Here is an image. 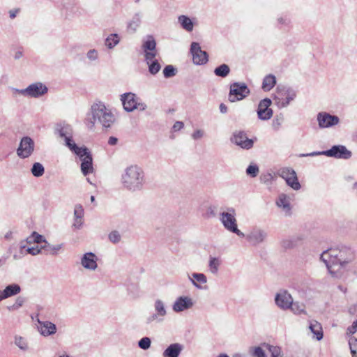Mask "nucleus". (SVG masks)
<instances>
[{
    "instance_id": "a19ab883",
    "label": "nucleus",
    "mask_w": 357,
    "mask_h": 357,
    "mask_svg": "<svg viewBox=\"0 0 357 357\" xmlns=\"http://www.w3.org/2000/svg\"><path fill=\"white\" fill-rule=\"evenodd\" d=\"M220 261L217 257H210L208 261L209 271L213 274H216L218 272Z\"/></svg>"
},
{
    "instance_id": "864d4df0",
    "label": "nucleus",
    "mask_w": 357,
    "mask_h": 357,
    "mask_svg": "<svg viewBox=\"0 0 357 357\" xmlns=\"http://www.w3.org/2000/svg\"><path fill=\"white\" fill-rule=\"evenodd\" d=\"M284 121V116L282 114H278L273 120V127L275 129H278Z\"/></svg>"
},
{
    "instance_id": "9d476101",
    "label": "nucleus",
    "mask_w": 357,
    "mask_h": 357,
    "mask_svg": "<svg viewBox=\"0 0 357 357\" xmlns=\"http://www.w3.org/2000/svg\"><path fill=\"white\" fill-rule=\"evenodd\" d=\"M318 126L321 129L335 126L340 123V118L326 112H320L317 115Z\"/></svg>"
},
{
    "instance_id": "f704fd0d",
    "label": "nucleus",
    "mask_w": 357,
    "mask_h": 357,
    "mask_svg": "<svg viewBox=\"0 0 357 357\" xmlns=\"http://www.w3.org/2000/svg\"><path fill=\"white\" fill-rule=\"evenodd\" d=\"M291 311L296 315L306 314L305 305L303 303L292 301V305L290 307Z\"/></svg>"
},
{
    "instance_id": "09e8293b",
    "label": "nucleus",
    "mask_w": 357,
    "mask_h": 357,
    "mask_svg": "<svg viewBox=\"0 0 357 357\" xmlns=\"http://www.w3.org/2000/svg\"><path fill=\"white\" fill-rule=\"evenodd\" d=\"M349 345L352 357H357V338L350 337L349 339Z\"/></svg>"
},
{
    "instance_id": "2eb2a0df",
    "label": "nucleus",
    "mask_w": 357,
    "mask_h": 357,
    "mask_svg": "<svg viewBox=\"0 0 357 357\" xmlns=\"http://www.w3.org/2000/svg\"><path fill=\"white\" fill-rule=\"evenodd\" d=\"M272 101L270 98H266L261 100L257 110V116L260 120H269L273 116V109L270 108Z\"/></svg>"
},
{
    "instance_id": "ea45409f",
    "label": "nucleus",
    "mask_w": 357,
    "mask_h": 357,
    "mask_svg": "<svg viewBox=\"0 0 357 357\" xmlns=\"http://www.w3.org/2000/svg\"><path fill=\"white\" fill-rule=\"evenodd\" d=\"M296 174V172L291 167H282L277 171V174L285 181L287 178L291 177Z\"/></svg>"
},
{
    "instance_id": "c9c22d12",
    "label": "nucleus",
    "mask_w": 357,
    "mask_h": 357,
    "mask_svg": "<svg viewBox=\"0 0 357 357\" xmlns=\"http://www.w3.org/2000/svg\"><path fill=\"white\" fill-rule=\"evenodd\" d=\"M213 72L217 77L225 78L229 74L230 68L227 64L223 63L216 67Z\"/></svg>"
},
{
    "instance_id": "20e7f679",
    "label": "nucleus",
    "mask_w": 357,
    "mask_h": 357,
    "mask_svg": "<svg viewBox=\"0 0 357 357\" xmlns=\"http://www.w3.org/2000/svg\"><path fill=\"white\" fill-rule=\"evenodd\" d=\"M321 155L338 159H349L351 157V152L344 145H334L328 150L313 151L309 153H301L299 155V157H313Z\"/></svg>"
},
{
    "instance_id": "dca6fc26",
    "label": "nucleus",
    "mask_w": 357,
    "mask_h": 357,
    "mask_svg": "<svg viewBox=\"0 0 357 357\" xmlns=\"http://www.w3.org/2000/svg\"><path fill=\"white\" fill-rule=\"evenodd\" d=\"M231 141L235 144L244 149H250L253 146L254 142L248 139L246 133L243 131H237L234 132Z\"/></svg>"
},
{
    "instance_id": "f257e3e1",
    "label": "nucleus",
    "mask_w": 357,
    "mask_h": 357,
    "mask_svg": "<svg viewBox=\"0 0 357 357\" xmlns=\"http://www.w3.org/2000/svg\"><path fill=\"white\" fill-rule=\"evenodd\" d=\"M115 116L112 111L102 102H94L87 114L86 125L90 130H93L96 124L104 128H109L115 122Z\"/></svg>"
},
{
    "instance_id": "e2e57ef3",
    "label": "nucleus",
    "mask_w": 357,
    "mask_h": 357,
    "mask_svg": "<svg viewBox=\"0 0 357 357\" xmlns=\"http://www.w3.org/2000/svg\"><path fill=\"white\" fill-rule=\"evenodd\" d=\"M204 135V132L202 130L198 129L196 130L192 134V138L195 140L199 139L202 138Z\"/></svg>"
},
{
    "instance_id": "13d9d810",
    "label": "nucleus",
    "mask_w": 357,
    "mask_h": 357,
    "mask_svg": "<svg viewBox=\"0 0 357 357\" xmlns=\"http://www.w3.org/2000/svg\"><path fill=\"white\" fill-rule=\"evenodd\" d=\"M108 238L113 243H117L121 241V235L117 231H112L110 232Z\"/></svg>"
},
{
    "instance_id": "1a4fd4ad",
    "label": "nucleus",
    "mask_w": 357,
    "mask_h": 357,
    "mask_svg": "<svg viewBox=\"0 0 357 357\" xmlns=\"http://www.w3.org/2000/svg\"><path fill=\"white\" fill-rule=\"evenodd\" d=\"M339 250L330 249L324 251L320 257V259L326 264L331 274L335 275L338 266L337 255Z\"/></svg>"
},
{
    "instance_id": "423d86ee",
    "label": "nucleus",
    "mask_w": 357,
    "mask_h": 357,
    "mask_svg": "<svg viewBox=\"0 0 357 357\" xmlns=\"http://www.w3.org/2000/svg\"><path fill=\"white\" fill-rule=\"evenodd\" d=\"M239 237L245 238L250 245L255 247L266 242L268 232L260 227L255 226L251 227L247 234L244 233L243 236Z\"/></svg>"
},
{
    "instance_id": "5701e85b",
    "label": "nucleus",
    "mask_w": 357,
    "mask_h": 357,
    "mask_svg": "<svg viewBox=\"0 0 357 357\" xmlns=\"http://www.w3.org/2000/svg\"><path fill=\"white\" fill-rule=\"evenodd\" d=\"M188 280L196 289L201 290L206 289L204 284L207 283L208 280L204 273H192L188 275Z\"/></svg>"
},
{
    "instance_id": "6ab92c4d",
    "label": "nucleus",
    "mask_w": 357,
    "mask_h": 357,
    "mask_svg": "<svg viewBox=\"0 0 357 357\" xmlns=\"http://www.w3.org/2000/svg\"><path fill=\"white\" fill-rule=\"evenodd\" d=\"M193 305L194 303L190 297L179 296L173 303L172 310L178 313L190 309Z\"/></svg>"
},
{
    "instance_id": "69168bd1",
    "label": "nucleus",
    "mask_w": 357,
    "mask_h": 357,
    "mask_svg": "<svg viewBox=\"0 0 357 357\" xmlns=\"http://www.w3.org/2000/svg\"><path fill=\"white\" fill-rule=\"evenodd\" d=\"M184 127V123L182 121H176L172 127L174 132L181 130Z\"/></svg>"
},
{
    "instance_id": "4468645a",
    "label": "nucleus",
    "mask_w": 357,
    "mask_h": 357,
    "mask_svg": "<svg viewBox=\"0 0 357 357\" xmlns=\"http://www.w3.org/2000/svg\"><path fill=\"white\" fill-rule=\"evenodd\" d=\"M57 132L61 138H63L65 144L72 151L78 146L73 140V129L70 125L66 124L60 126L57 128Z\"/></svg>"
},
{
    "instance_id": "ddd939ff",
    "label": "nucleus",
    "mask_w": 357,
    "mask_h": 357,
    "mask_svg": "<svg viewBox=\"0 0 357 357\" xmlns=\"http://www.w3.org/2000/svg\"><path fill=\"white\" fill-rule=\"evenodd\" d=\"M190 52L192 55L193 63L196 65H204L208 61L207 52L202 50L199 44L197 42L191 43Z\"/></svg>"
},
{
    "instance_id": "f3484780",
    "label": "nucleus",
    "mask_w": 357,
    "mask_h": 357,
    "mask_svg": "<svg viewBox=\"0 0 357 357\" xmlns=\"http://www.w3.org/2000/svg\"><path fill=\"white\" fill-rule=\"evenodd\" d=\"M276 206L281 209L285 216L289 217L292 214L291 198L284 193H280L275 201Z\"/></svg>"
},
{
    "instance_id": "2f4dec72",
    "label": "nucleus",
    "mask_w": 357,
    "mask_h": 357,
    "mask_svg": "<svg viewBox=\"0 0 357 357\" xmlns=\"http://www.w3.org/2000/svg\"><path fill=\"white\" fill-rule=\"evenodd\" d=\"M21 291V287L17 284H11L6 287V288L1 291V294L4 299L9 297L18 294Z\"/></svg>"
},
{
    "instance_id": "603ef678",
    "label": "nucleus",
    "mask_w": 357,
    "mask_h": 357,
    "mask_svg": "<svg viewBox=\"0 0 357 357\" xmlns=\"http://www.w3.org/2000/svg\"><path fill=\"white\" fill-rule=\"evenodd\" d=\"M151 344V339L148 337H144L139 341L138 346L139 348H141L144 350H146L149 348H150Z\"/></svg>"
},
{
    "instance_id": "72a5a7b5",
    "label": "nucleus",
    "mask_w": 357,
    "mask_h": 357,
    "mask_svg": "<svg viewBox=\"0 0 357 357\" xmlns=\"http://www.w3.org/2000/svg\"><path fill=\"white\" fill-rule=\"evenodd\" d=\"M276 84V77L272 74L264 77L262 82L261 89L264 91H270Z\"/></svg>"
},
{
    "instance_id": "4be33fe9",
    "label": "nucleus",
    "mask_w": 357,
    "mask_h": 357,
    "mask_svg": "<svg viewBox=\"0 0 357 357\" xmlns=\"http://www.w3.org/2000/svg\"><path fill=\"white\" fill-rule=\"evenodd\" d=\"M142 50L144 57L147 53L157 54L156 41L152 35H147L142 39Z\"/></svg>"
},
{
    "instance_id": "a878e982",
    "label": "nucleus",
    "mask_w": 357,
    "mask_h": 357,
    "mask_svg": "<svg viewBox=\"0 0 357 357\" xmlns=\"http://www.w3.org/2000/svg\"><path fill=\"white\" fill-rule=\"evenodd\" d=\"M120 100L125 111L128 112L134 110V93L131 92L125 93L120 96Z\"/></svg>"
},
{
    "instance_id": "f8f14e48",
    "label": "nucleus",
    "mask_w": 357,
    "mask_h": 357,
    "mask_svg": "<svg viewBox=\"0 0 357 357\" xmlns=\"http://www.w3.org/2000/svg\"><path fill=\"white\" fill-rule=\"evenodd\" d=\"M34 142L31 137H22L17 149V155L22 159L29 158L34 151Z\"/></svg>"
},
{
    "instance_id": "8fccbe9b",
    "label": "nucleus",
    "mask_w": 357,
    "mask_h": 357,
    "mask_svg": "<svg viewBox=\"0 0 357 357\" xmlns=\"http://www.w3.org/2000/svg\"><path fill=\"white\" fill-rule=\"evenodd\" d=\"M259 172V167L255 164L249 165L246 169V174L252 178L256 177Z\"/></svg>"
},
{
    "instance_id": "de8ad7c7",
    "label": "nucleus",
    "mask_w": 357,
    "mask_h": 357,
    "mask_svg": "<svg viewBox=\"0 0 357 357\" xmlns=\"http://www.w3.org/2000/svg\"><path fill=\"white\" fill-rule=\"evenodd\" d=\"M176 68L172 65H167L163 69V75L165 78H170L176 75Z\"/></svg>"
},
{
    "instance_id": "5fc2aeb1",
    "label": "nucleus",
    "mask_w": 357,
    "mask_h": 357,
    "mask_svg": "<svg viewBox=\"0 0 357 357\" xmlns=\"http://www.w3.org/2000/svg\"><path fill=\"white\" fill-rule=\"evenodd\" d=\"M251 354L253 357H267L265 351L260 347L252 348Z\"/></svg>"
},
{
    "instance_id": "774afa93",
    "label": "nucleus",
    "mask_w": 357,
    "mask_h": 357,
    "mask_svg": "<svg viewBox=\"0 0 357 357\" xmlns=\"http://www.w3.org/2000/svg\"><path fill=\"white\" fill-rule=\"evenodd\" d=\"M205 218H210L211 217H213L215 216V212H214V208L212 207V206H209L207 210H206V212L205 213Z\"/></svg>"
},
{
    "instance_id": "6e6d98bb",
    "label": "nucleus",
    "mask_w": 357,
    "mask_h": 357,
    "mask_svg": "<svg viewBox=\"0 0 357 357\" xmlns=\"http://www.w3.org/2000/svg\"><path fill=\"white\" fill-rule=\"evenodd\" d=\"M98 52L96 49H91L86 53V58L91 61H95L98 60Z\"/></svg>"
},
{
    "instance_id": "473e14b6",
    "label": "nucleus",
    "mask_w": 357,
    "mask_h": 357,
    "mask_svg": "<svg viewBox=\"0 0 357 357\" xmlns=\"http://www.w3.org/2000/svg\"><path fill=\"white\" fill-rule=\"evenodd\" d=\"M178 22L180 26L188 32H190L193 30L194 23L192 20L187 15H181L178 17Z\"/></svg>"
},
{
    "instance_id": "bf43d9fd",
    "label": "nucleus",
    "mask_w": 357,
    "mask_h": 357,
    "mask_svg": "<svg viewBox=\"0 0 357 357\" xmlns=\"http://www.w3.org/2000/svg\"><path fill=\"white\" fill-rule=\"evenodd\" d=\"M290 237L294 241L295 245L298 246L304 241L305 238V235L303 234H298Z\"/></svg>"
},
{
    "instance_id": "3c124183",
    "label": "nucleus",
    "mask_w": 357,
    "mask_h": 357,
    "mask_svg": "<svg viewBox=\"0 0 357 357\" xmlns=\"http://www.w3.org/2000/svg\"><path fill=\"white\" fill-rule=\"evenodd\" d=\"M280 245H281L282 248H283L284 249H286V250L291 249V248L296 247V245H295V243H294V241L291 239V237L282 239L280 242Z\"/></svg>"
},
{
    "instance_id": "b1692460",
    "label": "nucleus",
    "mask_w": 357,
    "mask_h": 357,
    "mask_svg": "<svg viewBox=\"0 0 357 357\" xmlns=\"http://www.w3.org/2000/svg\"><path fill=\"white\" fill-rule=\"evenodd\" d=\"M38 329L43 336H49L56 333V325L49 321L38 320Z\"/></svg>"
},
{
    "instance_id": "79ce46f5",
    "label": "nucleus",
    "mask_w": 357,
    "mask_h": 357,
    "mask_svg": "<svg viewBox=\"0 0 357 357\" xmlns=\"http://www.w3.org/2000/svg\"><path fill=\"white\" fill-rule=\"evenodd\" d=\"M119 43V37L116 33H112L105 40V45L109 49H112Z\"/></svg>"
},
{
    "instance_id": "58836bf2",
    "label": "nucleus",
    "mask_w": 357,
    "mask_h": 357,
    "mask_svg": "<svg viewBox=\"0 0 357 357\" xmlns=\"http://www.w3.org/2000/svg\"><path fill=\"white\" fill-rule=\"evenodd\" d=\"M47 241V240L45 239V238L39 234L38 233H37L36 231H33L31 236H29L27 238H26V242L28 243H43V244H45V242Z\"/></svg>"
},
{
    "instance_id": "49530a36",
    "label": "nucleus",
    "mask_w": 357,
    "mask_h": 357,
    "mask_svg": "<svg viewBox=\"0 0 357 357\" xmlns=\"http://www.w3.org/2000/svg\"><path fill=\"white\" fill-rule=\"evenodd\" d=\"M278 26L282 29L283 27H289L291 25V20L287 16H279L276 19Z\"/></svg>"
},
{
    "instance_id": "a18cd8bd",
    "label": "nucleus",
    "mask_w": 357,
    "mask_h": 357,
    "mask_svg": "<svg viewBox=\"0 0 357 357\" xmlns=\"http://www.w3.org/2000/svg\"><path fill=\"white\" fill-rule=\"evenodd\" d=\"M263 345L269 351L271 354V357L282 356V349L280 347L273 346L266 343H264Z\"/></svg>"
},
{
    "instance_id": "cd10ccee",
    "label": "nucleus",
    "mask_w": 357,
    "mask_h": 357,
    "mask_svg": "<svg viewBox=\"0 0 357 357\" xmlns=\"http://www.w3.org/2000/svg\"><path fill=\"white\" fill-rule=\"evenodd\" d=\"M353 255L350 249L340 250L337 255L338 266H337V271H339L342 266L351 261Z\"/></svg>"
},
{
    "instance_id": "aec40b11",
    "label": "nucleus",
    "mask_w": 357,
    "mask_h": 357,
    "mask_svg": "<svg viewBox=\"0 0 357 357\" xmlns=\"http://www.w3.org/2000/svg\"><path fill=\"white\" fill-rule=\"evenodd\" d=\"M121 182L124 188L131 190L134 183V167L131 165L127 167L123 172Z\"/></svg>"
},
{
    "instance_id": "412c9836",
    "label": "nucleus",
    "mask_w": 357,
    "mask_h": 357,
    "mask_svg": "<svg viewBox=\"0 0 357 357\" xmlns=\"http://www.w3.org/2000/svg\"><path fill=\"white\" fill-rule=\"evenodd\" d=\"M97 259L94 253L86 252L81 258V264L85 269L95 271L98 267Z\"/></svg>"
},
{
    "instance_id": "37998d69",
    "label": "nucleus",
    "mask_w": 357,
    "mask_h": 357,
    "mask_svg": "<svg viewBox=\"0 0 357 357\" xmlns=\"http://www.w3.org/2000/svg\"><path fill=\"white\" fill-rule=\"evenodd\" d=\"M31 174L35 177H40L45 173V168L41 163L35 162V163H33V165L31 169Z\"/></svg>"
},
{
    "instance_id": "680f3d73",
    "label": "nucleus",
    "mask_w": 357,
    "mask_h": 357,
    "mask_svg": "<svg viewBox=\"0 0 357 357\" xmlns=\"http://www.w3.org/2000/svg\"><path fill=\"white\" fill-rule=\"evenodd\" d=\"M25 300L23 297L19 296L16 298L14 304L12 306L13 310H17L20 307H22L24 303Z\"/></svg>"
},
{
    "instance_id": "0e129e2a",
    "label": "nucleus",
    "mask_w": 357,
    "mask_h": 357,
    "mask_svg": "<svg viewBox=\"0 0 357 357\" xmlns=\"http://www.w3.org/2000/svg\"><path fill=\"white\" fill-rule=\"evenodd\" d=\"M146 108V104L138 101L137 98H135V109L144 111Z\"/></svg>"
},
{
    "instance_id": "393cba45",
    "label": "nucleus",
    "mask_w": 357,
    "mask_h": 357,
    "mask_svg": "<svg viewBox=\"0 0 357 357\" xmlns=\"http://www.w3.org/2000/svg\"><path fill=\"white\" fill-rule=\"evenodd\" d=\"M156 55L152 53H147L144 57V61L148 65L149 72L153 75H156L161 68V66L158 61L155 59Z\"/></svg>"
},
{
    "instance_id": "e433bc0d",
    "label": "nucleus",
    "mask_w": 357,
    "mask_h": 357,
    "mask_svg": "<svg viewBox=\"0 0 357 357\" xmlns=\"http://www.w3.org/2000/svg\"><path fill=\"white\" fill-rule=\"evenodd\" d=\"M20 248L22 254H23L24 250H25L26 253L30 254L33 256L37 255L43 252L42 245L40 246L37 245L36 247L26 248V245H23L22 243H21Z\"/></svg>"
},
{
    "instance_id": "0eeeda50",
    "label": "nucleus",
    "mask_w": 357,
    "mask_h": 357,
    "mask_svg": "<svg viewBox=\"0 0 357 357\" xmlns=\"http://www.w3.org/2000/svg\"><path fill=\"white\" fill-rule=\"evenodd\" d=\"M72 152L76 154L82 161L81 171L84 176L93 172V158L90 151L86 147L78 146L73 150Z\"/></svg>"
},
{
    "instance_id": "c85d7f7f",
    "label": "nucleus",
    "mask_w": 357,
    "mask_h": 357,
    "mask_svg": "<svg viewBox=\"0 0 357 357\" xmlns=\"http://www.w3.org/2000/svg\"><path fill=\"white\" fill-rule=\"evenodd\" d=\"M183 350V346L179 343L171 344L163 351V357H178Z\"/></svg>"
},
{
    "instance_id": "7c9ffc66",
    "label": "nucleus",
    "mask_w": 357,
    "mask_h": 357,
    "mask_svg": "<svg viewBox=\"0 0 357 357\" xmlns=\"http://www.w3.org/2000/svg\"><path fill=\"white\" fill-rule=\"evenodd\" d=\"M146 183L144 172L142 168L135 167V190H142Z\"/></svg>"
},
{
    "instance_id": "4c0bfd02",
    "label": "nucleus",
    "mask_w": 357,
    "mask_h": 357,
    "mask_svg": "<svg viewBox=\"0 0 357 357\" xmlns=\"http://www.w3.org/2000/svg\"><path fill=\"white\" fill-rule=\"evenodd\" d=\"M14 343L20 350L23 351H28L29 349L27 340L22 336L15 335L14 338Z\"/></svg>"
},
{
    "instance_id": "338daca9",
    "label": "nucleus",
    "mask_w": 357,
    "mask_h": 357,
    "mask_svg": "<svg viewBox=\"0 0 357 357\" xmlns=\"http://www.w3.org/2000/svg\"><path fill=\"white\" fill-rule=\"evenodd\" d=\"M357 331V327L352 324L351 326H349L347 329V335L351 336Z\"/></svg>"
},
{
    "instance_id": "6e6552de",
    "label": "nucleus",
    "mask_w": 357,
    "mask_h": 357,
    "mask_svg": "<svg viewBox=\"0 0 357 357\" xmlns=\"http://www.w3.org/2000/svg\"><path fill=\"white\" fill-rule=\"evenodd\" d=\"M250 90L244 82H234L230 84L228 100L231 102L242 100L248 97Z\"/></svg>"
},
{
    "instance_id": "4d7b16f0",
    "label": "nucleus",
    "mask_w": 357,
    "mask_h": 357,
    "mask_svg": "<svg viewBox=\"0 0 357 357\" xmlns=\"http://www.w3.org/2000/svg\"><path fill=\"white\" fill-rule=\"evenodd\" d=\"M273 180V176L271 173H266L260 176V181L264 184H271Z\"/></svg>"
},
{
    "instance_id": "7ed1b4c3",
    "label": "nucleus",
    "mask_w": 357,
    "mask_h": 357,
    "mask_svg": "<svg viewBox=\"0 0 357 357\" xmlns=\"http://www.w3.org/2000/svg\"><path fill=\"white\" fill-rule=\"evenodd\" d=\"M236 212L234 208L229 207L227 211L220 213V221L224 228L231 233L236 234L238 236H243L244 233L238 228Z\"/></svg>"
},
{
    "instance_id": "39448f33",
    "label": "nucleus",
    "mask_w": 357,
    "mask_h": 357,
    "mask_svg": "<svg viewBox=\"0 0 357 357\" xmlns=\"http://www.w3.org/2000/svg\"><path fill=\"white\" fill-rule=\"evenodd\" d=\"M14 93H17L28 98H40L48 91V89L45 84L42 82H34L29 84L26 88L23 89H13Z\"/></svg>"
},
{
    "instance_id": "f03ea898",
    "label": "nucleus",
    "mask_w": 357,
    "mask_h": 357,
    "mask_svg": "<svg viewBox=\"0 0 357 357\" xmlns=\"http://www.w3.org/2000/svg\"><path fill=\"white\" fill-rule=\"evenodd\" d=\"M297 96V92L292 87L285 85H279L273 97V100L278 109L287 107Z\"/></svg>"
},
{
    "instance_id": "052dcab7",
    "label": "nucleus",
    "mask_w": 357,
    "mask_h": 357,
    "mask_svg": "<svg viewBox=\"0 0 357 357\" xmlns=\"http://www.w3.org/2000/svg\"><path fill=\"white\" fill-rule=\"evenodd\" d=\"M84 215V209L81 205H77L74 209L75 218H82Z\"/></svg>"
},
{
    "instance_id": "c03bdc74",
    "label": "nucleus",
    "mask_w": 357,
    "mask_h": 357,
    "mask_svg": "<svg viewBox=\"0 0 357 357\" xmlns=\"http://www.w3.org/2000/svg\"><path fill=\"white\" fill-rule=\"evenodd\" d=\"M285 181L286 183L294 190H298L301 188L296 174L291 177L287 178V179Z\"/></svg>"
},
{
    "instance_id": "bb28decb",
    "label": "nucleus",
    "mask_w": 357,
    "mask_h": 357,
    "mask_svg": "<svg viewBox=\"0 0 357 357\" xmlns=\"http://www.w3.org/2000/svg\"><path fill=\"white\" fill-rule=\"evenodd\" d=\"M309 329L313 334V338L318 341L323 339L324 333L321 324L316 320L312 319L308 321Z\"/></svg>"
},
{
    "instance_id": "c756f323",
    "label": "nucleus",
    "mask_w": 357,
    "mask_h": 357,
    "mask_svg": "<svg viewBox=\"0 0 357 357\" xmlns=\"http://www.w3.org/2000/svg\"><path fill=\"white\" fill-rule=\"evenodd\" d=\"M63 248V244H50L47 241L42 245L43 252L47 255H57Z\"/></svg>"
},
{
    "instance_id": "9b49d317",
    "label": "nucleus",
    "mask_w": 357,
    "mask_h": 357,
    "mask_svg": "<svg viewBox=\"0 0 357 357\" xmlns=\"http://www.w3.org/2000/svg\"><path fill=\"white\" fill-rule=\"evenodd\" d=\"M293 300L291 294L285 289H280L277 292L274 298L276 306L282 310H289L292 305Z\"/></svg>"
},
{
    "instance_id": "a211bd4d",
    "label": "nucleus",
    "mask_w": 357,
    "mask_h": 357,
    "mask_svg": "<svg viewBox=\"0 0 357 357\" xmlns=\"http://www.w3.org/2000/svg\"><path fill=\"white\" fill-rule=\"evenodd\" d=\"M155 313L147 318V323L150 324L154 321H162L163 317L167 314V310L164 302L157 299L154 303Z\"/></svg>"
}]
</instances>
